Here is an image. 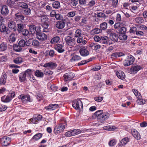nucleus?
I'll return each mask as SVG.
<instances>
[{
	"instance_id": "obj_32",
	"label": "nucleus",
	"mask_w": 147,
	"mask_h": 147,
	"mask_svg": "<svg viewBox=\"0 0 147 147\" xmlns=\"http://www.w3.org/2000/svg\"><path fill=\"white\" fill-rule=\"evenodd\" d=\"M35 76L39 78H42L44 76L43 73L41 71L37 70L35 72Z\"/></svg>"
},
{
	"instance_id": "obj_52",
	"label": "nucleus",
	"mask_w": 147,
	"mask_h": 147,
	"mask_svg": "<svg viewBox=\"0 0 147 147\" xmlns=\"http://www.w3.org/2000/svg\"><path fill=\"white\" fill-rule=\"evenodd\" d=\"M29 121L30 123H32L36 124L38 122V121L36 120V119L35 118V117L34 116L32 118L30 119Z\"/></svg>"
},
{
	"instance_id": "obj_54",
	"label": "nucleus",
	"mask_w": 147,
	"mask_h": 147,
	"mask_svg": "<svg viewBox=\"0 0 147 147\" xmlns=\"http://www.w3.org/2000/svg\"><path fill=\"white\" fill-rule=\"evenodd\" d=\"M126 31V28L122 26L121 28L119 29V32L121 34H124Z\"/></svg>"
},
{
	"instance_id": "obj_61",
	"label": "nucleus",
	"mask_w": 147,
	"mask_h": 147,
	"mask_svg": "<svg viewBox=\"0 0 147 147\" xmlns=\"http://www.w3.org/2000/svg\"><path fill=\"white\" fill-rule=\"evenodd\" d=\"M78 0H71L70 4L74 6H76L78 4Z\"/></svg>"
},
{
	"instance_id": "obj_40",
	"label": "nucleus",
	"mask_w": 147,
	"mask_h": 147,
	"mask_svg": "<svg viewBox=\"0 0 147 147\" xmlns=\"http://www.w3.org/2000/svg\"><path fill=\"white\" fill-rule=\"evenodd\" d=\"M73 136L82 133L81 130L80 129H75L72 130Z\"/></svg>"
},
{
	"instance_id": "obj_10",
	"label": "nucleus",
	"mask_w": 147,
	"mask_h": 147,
	"mask_svg": "<svg viewBox=\"0 0 147 147\" xmlns=\"http://www.w3.org/2000/svg\"><path fill=\"white\" fill-rule=\"evenodd\" d=\"M0 9L1 13L3 16H7L9 13V9L7 7L6 5L2 6Z\"/></svg>"
},
{
	"instance_id": "obj_9",
	"label": "nucleus",
	"mask_w": 147,
	"mask_h": 147,
	"mask_svg": "<svg viewBox=\"0 0 147 147\" xmlns=\"http://www.w3.org/2000/svg\"><path fill=\"white\" fill-rule=\"evenodd\" d=\"M63 77L64 81L67 82L71 80L74 77V74L72 72L67 73L64 75Z\"/></svg>"
},
{
	"instance_id": "obj_57",
	"label": "nucleus",
	"mask_w": 147,
	"mask_h": 147,
	"mask_svg": "<svg viewBox=\"0 0 147 147\" xmlns=\"http://www.w3.org/2000/svg\"><path fill=\"white\" fill-rule=\"evenodd\" d=\"M32 45L35 47H36L39 46V43L37 40H34L32 42Z\"/></svg>"
},
{
	"instance_id": "obj_64",
	"label": "nucleus",
	"mask_w": 147,
	"mask_h": 147,
	"mask_svg": "<svg viewBox=\"0 0 147 147\" xmlns=\"http://www.w3.org/2000/svg\"><path fill=\"white\" fill-rule=\"evenodd\" d=\"M31 13V10L30 9L28 8L25 9L24 10V13L26 15H29Z\"/></svg>"
},
{
	"instance_id": "obj_23",
	"label": "nucleus",
	"mask_w": 147,
	"mask_h": 147,
	"mask_svg": "<svg viewBox=\"0 0 147 147\" xmlns=\"http://www.w3.org/2000/svg\"><path fill=\"white\" fill-rule=\"evenodd\" d=\"M81 58L78 55H74L70 59V61L71 62L78 61L80 60Z\"/></svg>"
},
{
	"instance_id": "obj_16",
	"label": "nucleus",
	"mask_w": 147,
	"mask_h": 147,
	"mask_svg": "<svg viewBox=\"0 0 147 147\" xmlns=\"http://www.w3.org/2000/svg\"><path fill=\"white\" fill-rule=\"evenodd\" d=\"M131 134L133 137L137 140L140 139V136L138 132L135 129H132L131 131Z\"/></svg>"
},
{
	"instance_id": "obj_27",
	"label": "nucleus",
	"mask_w": 147,
	"mask_h": 147,
	"mask_svg": "<svg viewBox=\"0 0 147 147\" xmlns=\"http://www.w3.org/2000/svg\"><path fill=\"white\" fill-rule=\"evenodd\" d=\"M110 39L113 41H117L118 36L115 33H111L110 35Z\"/></svg>"
},
{
	"instance_id": "obj_45",
	"label": "nucleus",
	"mask_w": 147,
	"mask_h": 147,
	"mask_svg": "<svg viewBox=\"0 0 147 147\" xmlns=\"http://www.w3.org/2000/svg\"><path fill=\"white\" fill-rule=\"evenodd\" d=\"M29 30L32 34L34 33L36 30V26L34 25H31L29 26Z\"/></svg>"
},
{
	"instance_id": "obj_2",
	"label": "nucleus",
	"mask_w": 147,
	"mask_h": 147,
	"mask_svg": "<svg viewBox=\"0 0 147 147\" xmlns=\"http://www.w3.org/2000/svg\"><path fill=\"white\" fill-rule=\"evenodd\" d=\"M142 66L140 65H134L132 66L130 69V73L133 74H136L139 71L143 69Z\"/></svg>"
},
{
	"instance_id": "obj_47",
	"label": "nucleus",
	"mask_w": 147,
	"mask_h": 147,
	"mask_svg": "<svg viewBox=\"0 0 147 147\" xmlns=\"http://www.w3.org/2000/svg\"><path fill=\"white\" fill-rule=\"evenodd\" d=\"M0 31L2 32H6L7 28L4 25H0Z\"/></svg>"
},
{
	"instance_id": "obj_31",
	"label": "nucleus",
	"mask_w": 147,
	"mask_h": 147,
	"mask_svg": "<svg viewBox=\"0 0 147 147\" xmlns=\"http://www.w3.org/2000/svg\"><path fill=\"white\" fill-rule=\"evenodd\" d=\"M13 49L16 52H20L22 50V48H21L18 45L15 44L13 47Z\"/></svg>"
},
{
	"instance_id": "obj_38",
	"label": "nucleus",
	"mask_w": 147,
	"mask_h": 147,
	"mask_svg": "<svg viewBox=\"0 0 147 147\" xmlns=\"http://www.w3.org/2000/svg\"><path fill=\"white\" fill-rule=\"evenodd\" d=\"M26 76H27L29 77L32 75V71L31 69H28L24 72Z\"/></svg>"
},
{
	"instance_id": "obj_7",
	"label": "nucleus",
	"mask_w": 147,
	"mask_h": 147,
	"mask_svg": "<svg viewBox=\"0 0 147 147\" xmlns=\"http://www.w3.org/2000/svg\"><path fill=\"white\" fill-rule=\"evenodd\" d=\"M36 36L37 39L42 41L45 40L47 38V36L45 34L37 31L36 32Z\"/></svg>"
},
{
	"instance_id": "obj_39",
	"label": "nucleus",
	"mask_w": 147,
	"mask_h": 147,
	"mask_svg": "<svg viewBox=\"0 0 147 147\" xmlns=\"http://www.w3.org/2000/svg\"><path fill=\"white\" fill-rule=\"evenodd\" d=\"M53 6L55 9H59L60 7V3L58 1H55L52 4Z\"/></svg>"
},
{
	"instance_id": "obj_22",
	"label": "nucleus",
	"mask_w": 147,
	"mask_h": 147,
	"mask_svg": "<svg viewBox=\"0 0 147 147\" xmlns=\"http://www.w3.org/2000/svg\"><path fill=\"white\" fill-rule=\"evenodd\" d=\"M11 100V98L9 96H4L1 98V101L4 102H9Z\"/></svg>"
},
{
	"instance_id": "obj_26",
	"label": "nucleus",
	"mask_w": 147,
	"mask_h": 147,
	"mask_svg": "<svg viewBox=\"0 0 147 147\" xmlns=\"http://www.w3.org/2000/svg\"><path fill=\"white\" fill-rule=\"evenodd\" d=\"M19 78L21 82H22L26 80V76L24 72L19 74Z\"/></svg>"
},
{
	"instance_id": "obj_21",
	"label": "nucleus",
	"mask_w": 147,
	"mask_h": 147,
	"mask_svg": "<svg viewBox=\"0 0 147 147\" xmlns=\"http://www.w3.org/2000/svg\"><path fill=\"white\" fill-rule=\"evenodd\" d=\"M55 49L59 53H62L64 51V49H63V46L61 44H57L55 47Z\"/></svg>"
},
{
	"instance_id": "obj_13",
	"label": "nucleus",
	"mask_w": 147,
	"mask_h": 147,
	"mask_svg": "<svg viewBox=\"0 0 147 147\" xmlns=\"http://www.w3.org/2000/svg\"><path fill=\"white\" fill-rule=\"evenodd\" d=\"M24 17L20 14L18 13L15 14V19L17 22H21L24 20Z\"/></svg>"
},
{
	"instance_id": "obj_51",
	"label": "nucleus",
	"mask_w": 147,
	"mask_h": 147,
	"mask_svg": "<svg viewBox=\"0 0 147 147\" xmlns=\"http://www.w3.org/2000/svg\"><path fill=\"white\" fill-rule=\"evenodd\" d=\"M123 24L121 22L115 23L114 25V27L115 29H120L122 26H123Z\"/></svg>"
},
{
	"instance_id": "obj_60",
	"label": "nucleus",
	"mask_w": 147,
	"mask_h": 147,
	"mask_svg": "<svg viewBox=\"0 0 147 147\" xmlns=\"http://www.w3.org/2000/svg\"><path fill=\"white\" fill-rule=\"evenodd\" d=\"M92 31L94 34H97L101 33L102 32V30L101 29L95 28L92 30Z\"/></svg>"
},
{
	"instance_id": "obj_35",
	"label": "nucleus",
	"mask_w": 147,
	"mask_h": 147,
	"mask_svg": "<svg viewBox=\"0 0 147 147\" xmlns=\"http://www.w3.org/2000/svg\"><path fill=\"white\" fill-rule=\"evenodd\" d=\"M24 59L21 57H18L13 60L14 62L16 64H20L23 62Z\"/></svg>"
},
{
	"instance_id": "obj_56",
	"label": "nucleus",
	"mask_w": 147,
	"mask_h": 147,
	"mask_svg": "<svg viewBox=\"0 0 147 147\" xmlns=\"http://www.w3.org/2000/svg\"><path fill=\"white\" fill-rule=\"evenodd\" d=\"M44 74L47 75H51L53 73V72L48 69H46L44 71Z\"/></svg>"
},
{
	"instance_id": "obj_14",
	"label": "nucleus",
	"mask_w": 147,
	"mask_h": 147,
	"mask_svg": "<svg viewBox=\"0 0 147 147\" xmlns=\"http://www.w3.org/2000/svg\"><path fill=\"white\" fill-rule=\"evenodd\" d=\"M7 80V76L5 73H3L0 79V84L3 85L5 84Z\"/></svg>"
},
{
	"instance_id": "obj_44",
	"label": "nucleus",
	"mask_w": 147,
	"mask_h": 147,
	"mask_svg": "<svg viewBox=\"0 0 147 147\" xmlns=\"http://www.w3.org/2000/svg\"><path fill=\"white\" fill-rule=\"evenodd\" d=\"M132 91L137 98L141 97V95L140 93L136 90L132 89Z\"/></svg>"
},
{
	"instance_id": "obj_46",
	"label": "nucleus",
	"mask_w": 147,
	"mask_h": 147,
	"mask_svg": "<svg viewBox=\"0 0 147 147\" xmlns=\"http://www.w3.org/2000/svg\"><path fill=\"white\" fill-rule=\"evenodd\" d=\"M108 38L106 36H103L101 38V40L102 43L104 44L107 43Z\"/></svg>"
},
{
	"instance_id": "obj_33",
	"label": "nucleus",
	"mask_w": 147,
	"mask_h": 147,
	"mask_svg": "<svg viewBox=\"0 0 147 147\" xmlns=\"http://www.w3.org/2000/svg\"><path fill=\"white\" fill-rule=\"evenodd\" d=\"M137 98V103L139 105H143L145 103L146 100L145 99H144L142 98V96Z\"/></svg>"
},
{
	"instance_id": "obj_20",
	"label": "nucleus",
	"mask_w": 147,
	"mask_h": 147,
	"mask_svg": "<svg viewBox=\"0 0 147 147\" xmlns=\"http://www.w3.org/2000/svg\"><path fill=\"white\" fill-rule=\"evenodd\" d=\"M103 113V111L102 110H100L96 111L94 113V115L97 117L98 119V121L99 122L100 120L102 115Z\"/></svg>"
},
{
	"instance_id": "obj_28",
	"label": "nucleus",
	"mask_w": 147,
	"mask_h": 147,
	"mask_svg": "<svg viewBox=\"0 0 147 147\" xmlns=\"http://www.w3.org/2000/svg\"><path fill=\"white\" fill-rule=\"evenodd\" d=\"M9 40L10 43L13 42L16 40V37L15 34L14 33H12L9 36Z\"/></svg>"
},
{
	"instance_id": "obj_42",
	"label": "nucleus",
	"mask_w": 147,
	"mask_h": 147,
	"mask_svg": "<svg viewBox=\"0 0 147 147\" xmlns=\"http://www.w3.org/2000/svg\"><path fill=\"white\" fill-rule=\"evenodd\" d=\"M24 28V25L22 22L17 24V29L19 33Z\"/></svg>"
},
{
	"instance_id": "obj_34",
	"label": "nucleus",
	"mask_w": 147,
	"mask_h": 147,
	"mask_svg": "<svg viewBox=\"0 0 147 147\" xmlns=\"http://www.w3.org/2000/svg\"><path fill=\"white\" fill-rule=\"evenodd\" d=\"M65 25V23L62 22H58L56 25L57 28L59 29H62L63 28Z\"/></svg>"
},
{
	"instance_id": "obj_30",
	"label": "nucleus",
	"mask_w": 147,
	"mask_h": 147,
	"mask_svg": "<svg viewBox=\"0 0 147 147\" xmlns=\"http://www.w3.org/2000/svg\"><path fill=\"white\" fill-rule=\"evenodd\" d=\"M42 136V134L41 133L37 134L34 135L32 138V139L34 141L38 140L40 139Z\"/></svg>"
},
{
	"instance_id": "obj_8",
	"label": "nucleus",
	"mask_w": 147,
	"mask_h": 147,
	"mask_svg": "<svg viewBox=\"0 0 147 147\" xmlns=\"http://www.w3.org/2000/svg\"><path fill=\"white\" fill-rule=\"evenodd\" d=\"M65 40L67 45L69 46H72L75 45V39L69 36H67L65 38Z\"/></svg>"
},
{
	"instance_id": "obj_1",
	"label": "nucleus",
	"mask_w": 147,
	"mask_h": 147,
	"mask_svg": "<svg viewBox=\"0 0 147 147\" xmlns=\"http://www.w3.org/2000/svg\"><path fill=\"white\" fill-rule=\"evenodd\" d=\"M67 126V123L65 119H63V121L59 124L55 125L54 128L53 132L55 135H57L63 132Z\"/></svg>"
},
{
	"instance_id": "obj_3",
	"label": "nucleus",
	"mask_w": 147,
	"mask_h": 147,
	"mask_svg": "<svg viewBox=\"0 0 147 147\" xmlns=\"http://www.w3.org/2000/svg\"><path fill=\"white\" fill-rule=\"evenodd\" d=\"M18 98L24 104L28 102H31L32 101V99L30 98V96L28 95L21 94L19 96Z\"/></svg>"
},
{
	"instance_id": "obj_17",
	"label": "nucleus",
	"mask_w": 147,
	"mask_h": 147,
	"mask_svg": "<svg viewBox=\"0 0 147 147\" xmlns=\"http://www.w3.org/2000/svg\"><path fill=\"white\" fill-rule=\"evenodd\" d=\"M117 77L121 80H123L125 78V75L124 73L121 71H118L116 73Z\"/></svg>"
},
{
	"instance_id": "obj_48",
	"label": "nucleus",
	"mask_w": 147,
	"mask_h": 147,
	"mask_svg": "<svg viewBox=\"0 0 147 147\" xmlns=\"http://www.w3.org/2000/svg\"><path fill=\"white\" fill-rule=\"evenodd\" d=\"M135 21L138 23H141L143 22V20L142 17H138L135 18Z\"/></svg>"
},
{
	"instance_id": "obj_55",
	"label": "nucleus",
	"mask_w": 147,
	"mask_h": 147,
	"mask_svg": "<svg viewBox=\"0 0 147 147\" xmlns=\"http://www.w3.org/2000/svg\"><path fill=\"white\" fill-rule=\"evenodd\" d=\"M18 45L21 48L24 47L26 45V42L25 40L23 39L21 40L19 42Z\"/></svg>"
},
{
	"instance_id": "obj_50",
	"label": "nucleus",
	"mask_w": 147,
	"mask_h": 147,
	"mask_svg": "<svg viewBox=\"0 0 147 147\" xmlns=\"http://www.w3.org/2000/svg\"><path fill=\"white\" fill-rule=\"evenodd\" d=\"M15 2L12 0H7V4L9 6L12 7H13L15 3Z\"/></svg>"
},
{
	"instance_id": "obj_63",
	"label": "nucleus",
	"mask_w": 147,
	"mask_h": 147,
	"mask_svg": "<svg viewBox=\"0 0 147 147\" xmlns=\"http://www.w3.org/2000/svg\"><path fill=\"white\" fill-rule=\"evenodd\" d=\"M35 118L38 121L41 120L42 119V116L40 115H34Z\"/></svg>"
},
{
	"instance_id": "obj_24",
	"label": "nucleus",
	"mask_w": 147,
	"mask_h": 147,
	"mask_svg": "<svg viewBox=\"0 0 147 147\" xmlns=\"http://www.w3.org/2000/svg\"><path fill=\"white\" fill-rule=\"evenodd\" d=\"M9 27L11 29H14V30H16L15 29L16 24L12 20H10L8 24Z\"/></svg>"
},
{
	"instance_id": "obj_15",
	"label": "nucleus",
	"mask_w": 147,
	"mask_h": 147,
	"mask_svg": "<svg viewBox=\"0 0 147 147\" xmlns=\"http://www.w3.org/2000/svg\"><path fill=\"white\" fill-rule=\"evenodd\" d=\"M81 55L83 57H85L88 56L89 54L88 51L85 47L81 48L79 51Z\"/></svg>"
},
{
	"instance_id": "obj_62",
	"label": "nucleus",
	"mask_w": 147,
	"mask_h": 147,
	"mask_svg": "<svg viewBox=\"0 0 147 147\" xmlns=\"http://www.w3.org/2000/svg\"><path fill=\"white\" fill-rule=\"evenodd\" d=\"M72 134V130H71L66 132L65 134V135L67 137H70L73 136Z\"/></svg>"
},
{
	"instance_id": "obj_6",
	"label": "nucleus",
	"mask_w": 147,
	"mask_h": 147,
	"mask_svg": "<svg viewBox=\"0 0 147 147\" xmlns=\"http://www.w3.org/2000/svg\"><path fill=\"white\" fill-rule=\"evenodd\" d=\"M11 139L7 136H4L1 139V144L3 146H7L10 143Z\"/></svg>"
},
{
	"instance_id": "obj_58",
	"label": "nucleus",
	"mask_w": 147,
	"mask_h": 147,
	"mask_svg": "<svg viewBox=\"0 0 147 147\" xmlns=\"http://www.w3.org/2000/svg\"><path fill=\"white\" fill-rule=\"evenodd\" d=\"M116 142L115 140L113 139L111 140L109 142V145L110 146H114L116 144Z\"/></svg>"
},
{
	"instance_id": "obj_25",
	"label": "nucleus",
	"mask_w": 147,
	"mask_h": 147,
	"mask_svg": "<svg viewBox=\"0 0 147 147\" xmlns=\"http://www.w3.org/2000/svg\"><path fill=\"white\" fill-rule=\"evenodd\" d=\"M49 25L47 22H44L42 25V26L43 28V31L45 32H48L49 31V29L48 28Z\"/></svg>"
},
{
	"instance_id": "obj_4",
	"label": "nucleus",
	"mask_w": 147,
	"mask_h": 147,
	"mask_svg": "<svg viewBox=\"0 0 147 147\" xmlns=\"http://www.w3.org/2000/svg\"><path fill=\"white\" fill-rule=\"evenodd\" d=\"M134 57L129 55L127 56V58L125 59L123 62V64L125 66H128L132 64L134 61Z\"/></svg>"
},
{
	"instance_id": "obj_11",
	"label": "nucleus",
	"mask_w": 147,
	"mask_h": 147,
	"mask_svg": "<svg viewBox=\"0 0 147 147\" xmlns=\"http://www.w3.org/2000/svg\"><path fill=\"white\" fill-rule=\"evenodd\" d=\"M110 114L109 113L107 112L103 113L102 115L100 120H99V122L102 123L104 122V121H105L109 118Z\"/></svg>"
},
{
	"instance_id": "obj_36",
	"label": "nucleus",
	"mask_w": 147,
	"mask_h": 147,
	"mask_svg": "<svg viewBox=\"0 0 147 147\" xmlns=\"http://www.w3.org/2000/svg\"><path fill=\"white\" fill-rule=\"evenodd\" d=\"M82 34V30L79 29H77L75 31L74 36L76 38L80 37Z\"/></svg>"
},
{
	"instance_id": "obj_37",
	"label": "nucleus",
	"mask_w": 147,
	"mask_h": 147,
	"mask_svg": "<svg viewBox=\"0 0 147 147\" xmlns=\"http://www.w3.org/2000/svg\"><path fill=\"white\" fill-rule=\"evenodd\" d=\"M18 5L19 7H20L22 8L25 9L28 7V5L24 2H20L18 3Z\"/></svg>"
},
{
	"instance_id": "obj_12",
	"label": "nucleus",
	"mask_w": 147,
	"mask_h": 147,
	"mask_svg": "<svg viewBox=\"0 0 147 147\" xmlns=\"http://www.w3.org/2000/svg\"><path fill=\"white\" fill-rule=\"evenodd\" d=\"M43 66L45 67H48L51 69H53L56 68L57 65L55 63L51 62L46 63Z\"/></svg>"
},
{
	"instance_id": "obj_29",
	"label": "nucleus",
	"mask_w": 147,
	"mask_h": 147,
	"mask_svg": "<svg viewBox=\"0 0 147 147\" xmlns=\"http://www.w3.org/2000/svg\"><path fill=\"white\" fill-rule=\"evenodd\" d=\"M7 45L6 43L2 42L0 45V51H4L7 49Z\"/></svg>"
},
{
	"instance_id": "obj_53",
	"label": "nucleus",
	"mask_w": 147,
	"mask_h": 147,
	"mask_svg": "<svg viewBox=\"0 0 147 147\" xmlns=\"http://www.w3.org/2000/svg\"><path fill=\"white\" fill-rule=\"evenodd\" d=\"M76 11H72L68 13L67 16L71 18L74 16L76 15Z\"/></svg>"
},
{
	"instance_id": "obj_41",
	"label": "nucleus",
	"mask_w": 147,
	"mask_h": 147,
	"mask_svg": "<svg viewBox=\"0 0 147 147\" xmlns=\"http://www.w3.org/2000/svg\"><path fill=\"white\" fill-rule=\"evenodd\" d=\"M59 40V38L58 36H55L51 40L50 42L51 43L54 44L57 42Z\"/></svg>"
},
{
	"instance_id": "obj_18",
	"label": "nucleus",
	"mask_w": 147,
	"mask_h": 147,
	"mask_svg": "<svg viewBox=\"0 0 147 147\" xmlns=\"http://www.w3.org/2000/svg\"><path fill=\"white\" fill-rule=\"evenodd\" d=\"M59 106V105L57 104L50 105L49 106L45 107V108L48 110L52 111L55 110Z\"/></svg>"
},
{
	"instance_id": "obj_5",
	"label": "nucleus",
	"mask_w": 147,
	"mask_h": 147,
	"mask_svg": "<svg viewBox=\"0 0 147 147\" xmlns=\"http://www.w3.org/2000/svg\"><path fill=\"white\" fill-rule=\"evenodd\" d=\"M72 105L75 109H78L80 107H83L82 102L80 99L78 98L76 100L74 101L73 102Z\"/></svg>"
},
{
	"instance_id": "obj_19",
	"label": "nucleus",
	"mask_w": 147,
	"mask_h": 147,
	"mask_svg": "<svg viewBox=\"0 0 147 147\" xmlns=\"http://www.w3.org/2000/svg\"><path fill=\"white\" fill-rule=\"evenodd\" d=\"M129 141V139L127 137H125L121 140L119 143L120 146H123L126 144Z\"/></svg>"
},
{
	"instance_id": "obj_49",
	"label": "nucleus",
	"mask_w": 147,
	"mask_h": 147,
	"mask_svg": "<svg viewBox=\"0 0 147 147\" xmlns=\"http://www.w3.org/2000/svg\"><path fill=\"white\" fill-rule=\"evenodd\" d=\"M118 38L121 40H125L127 39V37L126 35L124 34H121L118 36Z\"/></svg>"
},
{
	"instance_id": "obj_43",
	"label": "nucleus",
	"mask_w": 147,
	"mask_h": 147,
	"mask_svg": "<svg viewBox=\"0 0 147 147\" xmlns=\"http://www.w3.org/2000/svg\"><path fill=\"white\" fill-rule=\"evenodd\" d=\"M100 28L101 30H105L107 27V24L105 22H104L100 24Z\"/></svg>"
},
{
	"instance_id": "obj_59",
	"label": "nucleus",
	"mask_w": 147,
	"mask_h": 147,
	"mask_svg": "<svg viewBox=\"0 0 147 147\" xmlns=\"http://www.w3.org/2000/svg\"><path fill=\"white\" fill-rule=\"evenodd\" d=\"M118 0H112V6L114 8H116L117 6Z\"/></svg>"
}]
</instances>
